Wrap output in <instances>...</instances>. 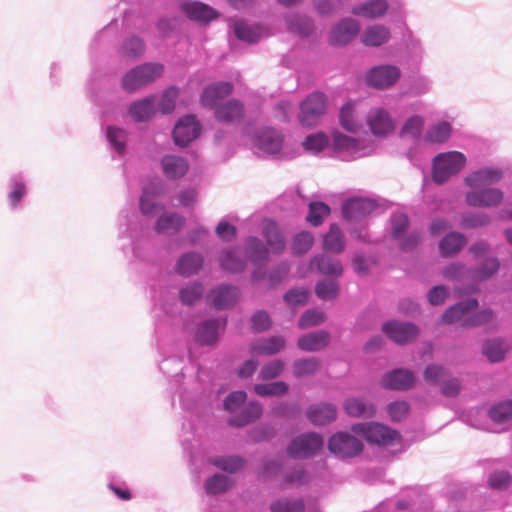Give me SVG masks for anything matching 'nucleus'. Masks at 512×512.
<instances>
[{
  "label": "nucleus",
  "mask_w": 512,
  "mask_h": 512,
  "mask_svg": "<svg viewBox=\"0 0 512 512\" xmlns=\"http://www.w3.org/2000/svg\"><path fill=\"white\" fill-rule=\"evenodd\" d=\"M504 178V170L499 166H483L464 177V185L470 190L465 194V203L475 208H496L504 200V192L496 185Z\"/></svg>",
  "instance_id": "f257e3e1"
},
{
  "label": "nucleus",
  "mask_w": 512,
  "mask_h": 512,
  "mask_svg": "<svg viewBox=\"0 0 512 512\" xmlns=\"http://www.w3.org/2000/svg\"><path fill=\"white\" fill-rule=\"evenodd\" d=\"M232 92L229 82H217L207 86L201 95V104L206 108H215V117L220 122H237L244 115V107L238 100H229L223 105L219 103Z\"/></svg>",
  "instance_id": "f03ea898"
},
{
  "label": "nucleus",
  "mask_w": 512,
  "mask_h": 512,
  "mask_svg": "<svg viewBox=\"0 0 512 512\" xmlns=\"http://www.w3.org/2000/svg\"><path fill=\"white\" fill-rule=\"evenodd\" d=\"M251 149L263 158H288L289 153L284 143V135L277 129L263 127L250 135Z\"/></svg>",
  "instance_id": "7ed1b4c3"
},
{
  "label": "nucleus",
  "mask_w": 512,
  "mask_h": 512,
  "mask_svg": "<svg viewBox=\"0 0 512 512\" xmlns=\"http://www.w3.org/2000/svg\"><path fill=\"white\" fill-rule=\"evenodd\" d=\"M331 144L338 157L344 161L369 156L377 148L376 142L367 133L356 138L336 131L332 134Z\"/></svg>",
  "instance_id": "20e7f679"
},
{
  "label": "nucleus",
  "mask_w": 512,
  "mask_h": 512,
  "mask_svg": "<svg viewBox=\"0 0 512 512\" xmlns=\"http://www.w3.org/2000/svg\"><path fill=\"white\" fill-rule=\"evenodd\" d=\"M477 307L478 301L476 299L461 301L448 308L444 312L442 320L446 324L461 322L463 327H476L486 324L494 319V311L489 308L472 313Z\"/></svg>",
  "instance_id": "39448f33"
},
{
  "label": "nucleus",
  "mask_w": 512,
  "mask_h": 512,
  "mask_svg": "<svg viewBox=\"0 0 512 512\" xmlns=\"http://www.w3.org/2000/svg\"><path fill=\"white\" fill-rule=\"evenodd\" d=\"M467 157L459 151L441 152L432 159V179L437 184L447 182L466 166Z\"/></svg>",
  "instance_id": "423d86ee"
},
{
  "label": "nucleus",
  "mask_w": 512,
  "mask_h": 512,
  "mask_svg": "<svg viewBox=\"0 0 512 512\" xmlns=\"http://www.w3.org/2000/svg\"><path fill=\"white\" fill-rule=\"evenodd\" d=\"M351 430L364 437L369 443L382 446H396L401 443L400 434L381 423H357L351 427Z\"/></svg>",
  "instance_id": "0eeeda50"
},
{
  "label": "nucleus",
  "mask_w": 512,
  "mask_h": 512,
  "mask_svg": "<svg viewBox=\"0 0 512 512\" xmlns=\"http://www.w3.org/2000/svg\"><path fill=\"white\" fill-rule=\"evenodd\" d=\"M163 73V65L160 63H144L128 71L122 77V88L133 93L159 78Z\"/></svg>",
  "instance_id": "6e6552de"
},
{
  "label": "nucleus",
  "mask_w": 512,
  "mask_h": 512,
  "mask_svg": "<svg viewBox=\"0 0 512 512\" xmlns=\"http://www.w3.org/2000/svg\"><path fill=\"white\" fill-rule=\"evenodd\" d=\"M390 236L405 252L413 251L421 241L420 232L409 229V219L403 213L392 214L390 218Z\"/></svg>",
  "instance_id": "1a4fd4ad"
},
{
  "label": "nucleus",
  "mask_w": 512,
  "mask_h": 512,
  "mask_svg": "<svg viewBox=\"0 0 512 512\" xmlns=\"http://www.w3.org/2000/svg\"><path fill=\"white\" fill-rule=\"evenodd\" d=\"M118 231L120 238L131 239L133 253L137 256V241L146 235L148 224L141 220L131 208H124L118 216Z\"/></svg>",
  "instance_id": "9d476101"
},
{
  "label": "nucleus",
  "mask_w": 512,
  "mask_h": 512,
  "mask_svg": "<svg viewBox=\"0 0 512 512\" xmlns=\"http://www.w3.org/2000/svg\"><path fill=\"white\" fill-rule=\"evenodd\" d=\"M322 436L315 432H308L294 438L287 447V454L291 458L304 459L317 454L323 447Z\"/></svg>",
  "instance_id": "9b49d317"
},
{
  "label": "nucleus",
  "mask_w": 512,
  "mask_h": 512,
  "mask_svg": "<svg viewBox=\"0 0 512 512\" xmlns=\"http://www.w3.org/2000/svg\"><path fill=\"white\" fill-rule=\"evenodd\" d=\"M400 76L401 70L398 66L382 64L369 69L366 73L365 81L369 87L385 90L394 86Z\"/></svg>",
  "instance_id": "f8f14e48"
},
{
  "label": "nucleus",
  "mask_w": 512,
  "mask_h": 512,
  "mask_svg": "<svg viewBox=\"0 0 512 512\" xmlns=\"http://www.w3.org/2000/svg\"><path fill=\"white\" fill-rule=\"evenodd\" d=\"M367 125L371 133L380 138H385L396 129V120L391 113L383 107L372 108L366 116Z\"/></svg>",
  "instance_id": "ddd939ff"
},
{
  "label": "nucleus",
  "mask_w": 512,
  "mask_h": 512,
  "mask_svg": "<svg viewBox=\"0 0 512 512\" xmlns=\"http://www.w3.org/2000/svg\"><path fill=\"white\" fill-rule=\"evenodd\" d=\"M326 111V98L320 92L310 94L300 106L299 120L303 126H313Z\"/></svg>",
  "instance_id": "4468645a"
},
{
  "label": "nucleus",
  "mask_w": 512,
  "mask_h": 512,
  "mask_svg": "<svg viewBox=\"0 0 512 512\" xmlns=\"http://www.w3.org/2000/svg\"><path fill=\"white\" fill-rule=\"evenodd\" d=\"M328 448L339 457L346 458L359 454L363 449V444L347 432H338L330 438Z\"/></svg>",
  "instance_id": "2eb2a0df"
},
{
  "label": "nucleus",
  "mask_w": 512,
  "mask_h": 512,
  "mask_svg": "<svg viewBox=\"0 0 512 512\" xmlns=\"http://www.w3.org/2000/svg\"><path fill=\"white\" fill-rule=\"evenodd\" d=\"M28 179L23 173H14L7 183V202L11 211L23 208V200L28 195Z\"/></svg>",
  "instance_id": "dca6fc26"
},
{
  "label": "nucleus",
  "mask_w": 512,
  "mask_h": 512,
  "mask_svg": "<svg viewBox=\"0 0 512 512\" xmlns=\"http://www.w3.org/2000/svg\"><path fill=\"white\" fill-rule=\"evenodd\" d=\"M376 208V203L369 198H352L343 204L342 214L347 221L359 223L372 214Z\"/></svg>",
  "instance_id": "f3484780"
},
{
  "label": "nucleus",
  "mask_w": 512,
  "mask_h": 512,
  "mask_svg": "<svg viewBox=\"0 0 512 512\" xmlns=\"http://www.w3.org/2000/svg\"><path fill=\"white\" fill-rule=\"evenodd\" d=\"M201 132L200 123L194 115H186L178 120L173 129V139L178 146H187L194 141Z\"/></svg>",
  "instance_id": "a211bd4d"
},
{
  "label": "nucleus",
  "mask_w": 512,
  "mask_h": 512,
  "mask_svg": "<svg viewBox=\"0 0 512 512\" xmlns=\"http://www.w3.org/2000/svg\"><path fill=\"white\" fill-rule=\"evenodd\" d=\"M226 325L225 319L214 318L199 323L194 333V339L199 345H214Z\"/></svg>",
  "instance_id": "6ab92c4d"
},
{
  "label": "nucleus",
  "mask_w": 512,
  "mask_h": 512,
  "mask_svg": "<svg viewBox=\"0 0 512 512\" xmlns=\"http://www.w3.org/2000/svg\"><path fill=\"white\" fill-rule=\"evenodd\" d=\"M162 193H164V185L161 180L152 182L143 188L139 200V207L143 216L152 217L162 209L157 202V198Z\"/></svg>",
  "instance_id": "aec40b11"
},
{
  "label": "nucleus",
  "mask_w": 512,
  "mask_h": 512,
  "mask_svg": "<svg viewBox=\"0 0 512 512\" xmlns=\"http://www.w3.org/2000/svg\"><path fill=\"white\" fill-rule=\"evenodd\" d=\"M360 31V24L352 18H344L330 32L332 45L341 46L349 43Z\"/></svg>",
  "instance_id": "412c9836"
},
{
  "label": "nucleus",
  "mask_w": 512,
  "mask_h": 512,
  "mask_svg": "<svg viewBox=\"0 0 512 512\" xmlns=\"http://www.w3.org/2000/svg\"><path fill=\"white\" fill-rule=\"evenodd\" d=\"M383 332L394 342L404 344L416 338L418 328L409 322L390 321L383 325Z\"/></svg>",
  "instance_id": "4be33fe9"
},
{
  "label": "nucleus",
  "mask_w": 512,
  "mask_h": 512,
  "mask_svg": "<svg viewBox=\"0 0 512 512\" xmlns=\"http://www.w3.org/2000/svg\"><path fill=\"white\" fill-rule=\"evenodd\" d=\"M240 296L239 289L236 286L223 284L212 289L208 298L212 305L217 309H226L233 306Z\"/></svg>",
  "instance_id": "5701e85b"
},
{
  "label": "nucleus",
  "mask_w": 512,
  "mask_h": 512,
  "mask_svg": "<svg viewBox=\"0 0 512 512\" xmlns=\"http://www.w3.org/2000/svg\"><path fill=\"white\" fill-rule=\"evenodd\" d=\"M204 264V257L201 253L189 251L183 253L176 261L174 270L182 277H190L200 272Z\"/></svg>",
  "instance_id": "b1692460"
},
{
  "label": "nucleus",
  "mask_w": 512,
  "mask_h": 512,
  "mask_svg": "<svg viewBox=\"0 0 512 512\" xmlns=\"http://www.w3.org/2000/svg\"><path fill=\"white\" fill-rule=\"evenodd\" d=\"M157 113V95H150L130 104L128 109L129 116L137 121L144 122Z\"/></svg>",
  "instance_id": "393cba45"
},
{
  "label": "nucleus",
  "mask_w": 512,
  "mask_h": 512,
  "mask_svg": "<svg viewBox=\"0 0 512 512\" xmlns=\"http://www.w3.org/2000/svg\"><path fill=\"white\" fill-rule=\"evenodd\" d=\"M340 125L348 132H357L362 127V113L359 104L349 101L340 109L339 114Z\"/></svg>",
  "instance_id": "a878e982"
},
{
  "label": "nucleus",
  "mask_w": 512,
  "mask_h": 512,
  "mask_svg": "<svg viewBox=\"0 0 512 512\" xmlns=\"http://www.w3.org/2000/svg\"><path fill=\"white\" fill-rule=\"evenodd\" d=\"M415 382L414 374L407 369H395L383 376L382 385L392 390H407Z\"/></svg>",
  "instance_id": "bb28decb"
},
{
  "label": "nucleus",
  "mask_w": 512,
  "mask_h": 512,
  "mask_svg": "<svg viewBox=\"0 0 512 512\" xmlns=\"http://www.w3.org/2000/svg\"><path fill=\"white\" fill-rule=\"evenodd\" d=\"M231 28L239 40L249 44L258 42L264 35L263 27L243 19L234 20Z\"/></svg>",
  "instance_id": "cd10ccee"
},
{
  "label": "nucleus",
  "mask_w": 512,
  "mask_h": 512,
  "mask_svg": "<svg viewBox=\"0 0 512 512\" xmlns=\"http://www.w3.org/2000/svg\"><path fill=\"white\" fill-rule=\"evenodd\" d=\"M388 8L389 4L386 0H367L354 5L351 13L366 19H378L387 13Z\"/></svg>",
  "instance_id": "c85d7f7f"
},
{
  "label": "nucleus",
  "mask_w": 512,
  "mask_h": 512,
  "mask_svg": "<svg viewBox=\"0 0 512 512\" xmlns=\"http://www.w3.org/2000/svg\"><path fill=\"white\" fill-rule=\"evenodd\" d=\"M390 29L381 24L367 26L360 36L363 45L368 47H379L389 41Z\"/></svg>",
  "instance_id": "c756f323"
},
{
  "label": "nucleus",
  "mask_w": 512,
  "mask_h": 512,
  "mask_svg": "<svg viewBox=\"0 0 512 512\" xmlns=\"http://www.w3.org/2000/svg\"><path fill=\"white\" fill-rule=\"evenodd\" d=\"M306 414L312 424L324 425L336 419L337 409L333 404L319 403L311 405Z\"/></svg>",
  "instance_id": "7c9ffc66"
},
{
  "label": "nucleus",
  "mask_w": 512,
  "mask_h": 512,
  "mask_svg": "<svg viewBox=\"0 0 512 512\" xmlns=\"http://www.w3.org/2000/svg\"><path fill=\"white\" fill-rule=\"evenodd\" d=\"M310 267L312 270H316L323 275L335 278L341 276L343 273L341 262L325 254L315 256L311 260Z\"/></svg>",
  "instance_id": "2f4dec72"
},
{
  "label": "nucleus",
  "mask_w": 512,
  "mask_h": 512,
  "mask_svg": "<svg viewBox=\"0 0 512 512\" xmlns=\"http://www.w3.org/2000/svg\"><path fill=\"white\" fill-rule=\"evenodd\" d=\"M244 249L248 259L255 266L265 264L269 258V249L255 236L248 237L244 242Z\"/></svg>",
  "instance_id": "473e14b6"
},
{
  "label": "nucleus",
  "mask_w": 512,
  "mask_h": 512,
  "mask_svg": "<svg viewBox=\"0 0 512 512\" xmlns=\"http://www.w3.org/2000/svg\"><path fill=\"white\" fill-rule=\"evenodd\" d=\"M162 171L169 179L183 177L189 168L186 158L177 155H165L161 160Z\"/></svg>",
  "instance_id": "72a5a7b5"
},
{
  "label": "nucleus",
  "mask_w": 512,
  "mask_h": 512,
  "mask_svg": "<svg viewBox=\"0 0 512 512\" xmlns=\"http://www.w3.org/2000/svg\"><path fill=\"white\" fill-rule=\"evenodd\" d=\"M262 235L265 238L269 249L274 253H281L285 249L284 238L277 224L270 219H265L262 223Z\"/></svg>",
  "instance_id": "f704fd0d"
},
{
  "label": "nucleus",
  "mask_w": 512,
  "mask_h": 512,
  "mask_svg": "<svg viewBox=\"0 0 512 512\" xmlns=\"http://www.w3.org/2000/svg\"><path fill=\"white\" fill-rule=\"evenodd\" d=\"M219 262L220 267L229 273H240L246 268V260L239 255L237 248L223 250Z\"/></svg>",
  "instance_id": "c9c22d12"
},
{
  "label": "nucleus",
  "mask_w": 512,
  "mask_h": 512,
  "mask_svg": "<svg viewBox=\"0 0 512 512\" xmlns=\"http://www.w3.org/2000/svg\"><path fill=\"white\" fill-rule=\"evenodd\" d=\"M285 339L281 336H273L267 339H259L250 345V352L255 355H273L282 350Z\"/></svg>",
  "instance_id": "e433bc0d"
},
{
  "label": "nucleus",
  "mask_w": 512,
  "mask_h": 512,
  "mask_svg": "<svg viewBox=\"0 0 512 512\" xmlns=\"http://www.w3.org/2000/svg\"><path fill=\"white\" fill-rule=\"evenodd\" d=\"M262 412V405L257 401H252L241 411V413L231 416L228 423L234 427H243L259 419Z\"/></svg>",
  "instance_id": "4c0bfd02"
},
{
  "label": "nucleus",
  "mask_w": 512,
  "mask_h": 512,
  "mask_svg": "<svg viewBox=\"0 0 512 512\" xmlns=\"http://www.w3.org/2000/svg\"><path fill=\"white\" fill-rule=\"evenodd\" d=\"M343 407L345 412L352 417L370 418L376 413V407L373 403L356 397L347 399Z\"/></svg>",
  "instance_id": "58836bf2"
},
{
  "label": "nucleus",
  "mask_w": 512,
  "mask_h": 512,
  "mask_svg": "<svg viewBox=\"0 0 512 512\" xmlns=\"http://www.w3.org/2000/svg\"><path fill=\"white\" fill-rule=\"evenodd\" d=\"M451 133V124L448 121H439L427 129L423 140L430 144H443L450 138Z\"/></svg>",
  "instance_id": "ea45409f"
},
{
  "label": "nucleus",
  "mask_w": 512,
  "mask_h": 512,
  "mask_svg": "<svg viewBox=\"0 0 512 512\" xmlns=\"http://www.w3.org/2000/svg\"><path fill=\"white\" fill-rule=\"evenodd\" d=\"M511 343L502 338H494L488 340L483 345V354L491 362H499L503 360L505 354L511 349Z\"/></svg>",
  "instance_id": "a19ab883"
},
{
  "label": "nucleus",
  "mask_w": 512,
  "mask_h": 512,
  "mask_svg": "<svg viewBox=\"0 0 512 512\" xmlns=\"http://www.w3.org/2000/svg\"><path fill=\"white\" fill-rule=\"evenodd\" d=\"M466 244V238L459 232H450L444 236L439 243V250L442 256L451 257L457 254Z\"/></svg>",
  "instance_id": "79ce46f5"
},
{
  "label": "nucleus",
  "mask_w": 512,
  "mask_h": 512,
  "mask_svg": "<svg viewBox=\"0 0 512 512\" xmlns=\"http://www.w3.org/2000/svg\"><path fill=\"white\" fill-rule=\"evenodd\" d=\"M183 11L190 19L201 22L211 21L217 16L213 8L201 2L185 3Z\"/></svg>",
  "instance_id": "37998d69"
},
{
  "label": "nucleus",
  "mask_w": 512,
  "mask_h": 512,
  "mask_svg": "<svg viewBox=\"0 0 512 512\" xmlns=\"http://www.w3.org/2000/svg\"><path fill=\"white\" fill-rule=\"evenodd\" d=\"M328 343V333L325 331H317L300 337L298 347L304 351H317L327 346Z\"/></svg>",
  "instance_id": "c03bdc74"
},
{
  "label": "nucleus",
  "mask_w": 512,
  "mask_h": 512,
  "mask_svg": "<svg viewBox=\"0 0 512 512\" xmlns=\"http://www.w3.org/2000/svg\"><path fill=\"white\" fill-rule=\"evenodd\" d=\"M208 462L216 468L227 473H236L244 467V458L237 455L212 456Z\"/></svg>",
  "instance_id": "a18cd8bd"
},
{
  "label": "nucleus",
  "mask_w": 512,
  "mask_h": 512,
  "mask_svg": "<svg viewBox=\"0 0 512 512\" xmlns=\"http://www.w3.org/2000/svg\"><path fill=\"white\" fill-rule=\"evenodd\" d=\"M323 248L336 254L344 251V235L337 224L330 225L329 231L325 234L323 239Z\"/></svg>",
  "instance_id": "49530a36"
},
{
  "label": "nucleus",
  "mask_w": 512,
  "mask_h": 512,
  "mask_svg": "<svg viewBox=\"0 0 512 512\" xmlns=\"http://www.w3.org/2000/svg\"><path fill=\"white\" fill-rule=\"evenodd\" d=\"M185 224V219L178 213L165 212L156 221L155 229L158 233L177 232Z\"/></svg>",
  "instance_id": "de8ad7c7"
},
{
  "label": "nucleus",
  "mask_w": 512,
  "mask_h": 512,
  "mask_svg": "<svg viewBox=\"0 0 512 512\" xmlns=\"http://www.w3.org/2000/svg\"><path fill=\"white\" fill-rule=\"evenodd\" d=\"M424 117L418 114L409 116L400 129V136L411 140H418L424 128Z\"/></svg>",
  "instance_id": "09e8293b"
},
{
  "label": "nucleus",
  "mask_w": 512,
  "mask_h": 512,
  "mask_svg": "<svg viewBox=\"0 0 512 512\" xmlns=\"http://www.w3.org/2000/svg\"><path fill=\"white\" fill-rule=\"evenodd\" d=\"M106 138L110 147L119 156H123L126 152L127 131L117 126H108L106 130Z\"/></svg>",
  "instance_id": "8fccbe9b"
},
{
  "label": "nucleus",
  "mask_w": 512,
  "mask_h": 512,
  "mask_svg": "<svg viewBox=\"0 0 512 512\" xmlns=\"http://www.w3.org/2000/svg\"><path fill=\"white\" fill-rule=\"evenodd\" d=\"M233 485V480L226 475L216 473L205 481L204 488L208 494L216 495L226 492Z\"/></svg>",
  "instance_id": "3c124183"
},
{
  "label": "nucleus",
  "mask_w": 512,
  "mask_h": 512,
  "mask_svg": "<svg viewBox=\"0 0 512 512\" xmlns=\"http://www.w3.org/2000/svg\"><path fill=\"white\" fill-rule=\"evenodd\" d=\"M203 292V284L199 281H193L180 289L179 298L182 304L193 305L202 297Z\"/></svg>",
  "instance_id": "603ef678"
},
{
  "label": "nucleus",
  "mask_w": 512,
  "mask_h": 512,
  "mask_svg": "<svg viewBox=\"0 0 512 512\" xmlns=\"http://www.w3.org/2000/svg\"><path fill=\"white\" fill-rule=\"evenodd\" d=\"M287 28L300 36H308L313 29L310 18L301 15H293L287 18Z\"/></svg>",
  "instance_id": "864d4df0"
},
{
  "label": "nucleus",
  "mask_w": 512,
  "mask_h": 512,
  "mask_svg": "<svg viewBox=\"0 0 512 512\" xmlns=\"http://www.w3.org/2000/svg\"><path fill=\"white\" fill-rule=\"evenodd\" d=\"M178 98V89L174 86L166 89L162 95L157 96V112L160 111L162 114L171 113L176 104Z\"/></svg>",
  "instance_id": "5fc2aeb1"
},
{
  "label": "nucleus",
  "mask_w": 512,
  "mask_h": 512,
  "mask_svg": "<svg viewBox=\"0 0 512 512\" xmlns=\"http://www.w3.org/2000/svg\"><path fill=\"white\" fill-rule=\"evenodd\" d=\"M330 211V207L323 202H311L309 204V212L306 219L311 225L319 226L330 214Z\"/></svg>",
  "instance_id": "6e6d98bb"
},
{
  "label": "nucleus",
  "mask_w": 512,
  "mask_h": 512,
  "mask_svg": "<svg viewBox=\"0 0 512 512\" xmlns=\"http://www.w3.org/2000/svg\"><path fill=\"white\" fill-rule=\"evenodd\" d=\"M306 509L302 499L282 498L271 504V512H303Z\"/></svg>",
  "instance_id": "4d7b16f0"
},
{
  "label": "nucleus",
  "mask_w": 512,
  "mask_h": 512,
  "mask_svg": "<svg viewBox=\"0 0 512 512\" xmlns=\"http://www.w3.org/2000/svg\"><path fill=\"white\" fill-rule=\"evenodd\" d=\"M254 391L257 395L261 397L281 396L288 391V385L283 381L256 384L254 386Z\"/></svg>",
  "instance_id": "13d9d810"
},
{
  "label": "nucleus",
  "mask_w": 512,
  "mask_h": 512,
  "mask_svg": "<svg viewBox=\"0 0 512 512\" xmlns=\"http://www.w3.org/2000/svg\"><path fill=\"white\" fill-rule=\"evenodd\" d=\"M328 144V137L321 132L308 135L302 143L304 149L312 154H317L323 151Z\"/></svg>",
  "instance_id": "bf43d9fd"
},
{
  "label": "nucleus",
  "mask_w": 512,
  "mask_h": 512,
  "mask_svg": "<svg viewBox=\"0 0 512 512\" xmlns=\"http://www.w3.org/2000/svg\"><path fill=\"white\" fill-rule=\"evenodd\" d=\"M491 221L490 216L485 212H469L461 217V226L466 229H473L487 226Z\"/></svg>",
  "instance_id": "052dcab7"
},
{
  "label": "nucleus",
  "mask_w": 512,
  "mask_h": 512,
  "mask_svg": "<svg viewBox=\"0 0 512 512\" xmlns=\"http://www.w3.org/2000/svg\"><path fill=\"white\" fill-rule=\"evenodd\" d=\"M450 375L449 370L443 365L430 364L423 373L424 380L430 384H439L446 380Z\"/></svg>",
  "instance_id": "680f3d73"
},
{
  "label": "nucleus",
  "mask_w": 512,
  "mask_h": 512,
  "mask_svg": "<svg viewBox=\"0 0 512 512\" xmlns=\"http://www.w3.org/2000/svg\"><path fill=\"white\" fill-rule=\"evenodd\" d=\"M338 284L335 280L325 279L316 284L315 293L322 300H331L338 295Z\"/></svg>",
  "instance_id": "e2e57ef3"
},
{
  "label": "nucleus",
  "mask_w": 512,
  "mask_h": 512,
  "mask_svg": "<svg viewBox=\"0 0 512 512\" xmlns=\"http://www.w3.org/2000/svg\"><path fill=\"white\" fill-rule=\"evenodd\" d=\"M145 50V44L139 37L132 36L127 38L122 45V54L126 57H140Z\"/></svg>",
  "instance_id": "0e129e2a"
},
{
  "label": "nucleus",
  "mask_w": 512,
  "mask_h": 512,
  "mask_svg": "<svg viewBox=\"0 0 512 512\" xmlns=\"http://www.w3.org/2000/svg\"><path fill=\"white\" fill-rule=\"evenodd\" d=\"M490 418L496 423H505L512 418V401H504L493 406L489 411Z\"/></svg>",
  "instance_id": "69168bd1"
},
{
  "label": "nucleus",
  "mask_w": 512,
  "mask_h": 512,
  "mask_svg": "<svg viewBox=\"0 0 512 512\" xmlns=\"http://www.w3.org/2000/svg\"><path fill=\"white\" fill-rule=\"evenodd\" d=\"M319 368V361L315 357L295 361L293 366L294 375L297 377L308 376Z\"/></svg>",
  "instance_id": "338daca9"
},
{
  "label": "nucleus",
  "mask_w": 512,
  "mask_h": 512,
  "mask_svg": "<svg viewBox=\"0 0 512 512\" xmlns=\"http://www.w3.org/2000/svg\"><path fill=\"white\" fill-rule=\"evenodd\" d=\"M499 261L496 257H490L483 261L481 266L474 272L477 280H484L491 277L499 269Z\"/></svg>",
  "instance_id": "774afa93"
}]
</instances>
